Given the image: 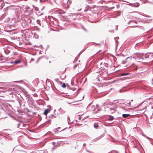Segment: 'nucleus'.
I'll use <instances>...</instances> for the list:
<instances>
[{
  "instance_id": "obj_1",
  "label": "nucleus",
  "mask_w": 153,
  "mask_h": 153,
  "mask_svg": "<svg viewBox=\"0 0 153 153\" xmlns=\"http://www.w3.org/2000/svg\"><path fill=\"white\" fill-rule=\"evenodd\" d=\"M104 86H97L96 88L93 87V89L94 90V92H96V93L100 94L104 91L103 90Z\"/></svg>"
},
{
  "instance_id": "obj_2",
  "label": "nucleus",
  "mask_w": 153,
  "mask_h": 153,
  "mask_svg": "<svg viewBox=\"0 0 153 153\" xmlns=\"http://www.w3.org/2000/svg\"><path fill=\"white\" fill-rule=\"evenodd\" d=\"M146 102L149 103L148 107L151 109H153V99L149 98L146 100Z\"/></svg>"
},
{
  "instance_id": "obj_3",
  "label": "nucleus",
  "mask_w": 153,
  "mask_h": 153,
  "mask_svg": "<svg viewBox=\"0 0 153 153\" xmlns=\"http://www.w3.org/2000/svg\"><path fill=\"white\" fill-rule=\"evenodd\" d=\"M137 58V59L140 61H143L144 59L142 57L143 56H145L143 54V53H137L136 54Z\"/></svg>"
},
{
  "instance_id": "obj_4",
  "label": "nucleus",
  "mask_w": 153,
  "mask_h": 153,
  "mask_svg": "<svg viewBox=\"0 0 153 153\" xmlns=\"http://www.w3.org/2000/svg\"><path fill=\"white\" fill-rule=\"evenodd\" d=\"M11 48L12 47L11 46H8L4 48V51L6 54L7 55L12 50Z\"/></svg>"
},
{
  "instance_id": "obj_5",
  "label": "nucleus",
  "mask_w": 153,
  "mask_h": 153,
  "mask_svg": "<svg viewBox=\"0 0 153 153\" xmlns=\"http://www.w3.org/2000/svg\"><path fill=\"white\" fill-rule=\"evenodd\" d=\"M132 58H133L135 59H136L134 57H127L126 59H124L122 62V64H125L127 62V61L128 59H130V60L132 59Z\"/></svg>"
},
{
  "instance_id": "obj_6",
  "label": "nucleus",
  "mask_w": 153,
  "mask_h": 153,
  "mask_svg": "<svg viewBox=\"0 0 153 153\" xmlns=\"http://www.w3.org/2000/svg\"><path fill=\"white\" fill-rule=\"evenodd\" d=\"M130 69L132 71L136 70L137 69V66L133 64L132 65L130 66Z\"/></svg>"
},
{
  "instance_id": "obj_7",
  "label": "nucleus",
  "mask_w": 153,
  "mask_h": 153,
  "mask_svg": "<svg viewBox=\"0 0 153 153\" xmlns=\"http://www.w3.org/2000/svg\"><path fill=\"white\" fill-rule=\"evenodd\" d=\"M10 30H13L16 29L17 28V27H16L15 25H10V26L8 27Z\"/></svg>"
},
{
  "instance_id": "obj_8",
  "label": "nucleus",
  "mask_w": 153,
  "mask_h": 153,
  "mask_svg": "<svg viewBox=\"0 0 153 153\" xmlns=\"http://www.w3.org/2000/svg\"><path fill=\"white\" fill-rule=\"evenodd\" d=\"M6 91L8 92V94H11L13 93L11 88H7L6 89Z\"/></svg>"
},
{
  "instance_id": "obj_9",
  "label": "nucleus",
  "mask_w": 153,
  "mask_h": 153,
  "mask_svg": "<svg viewBox=\"0 0 153 153\" xmlns=\"http://www.w3.org/2000/svg\"><path fill=\"white\" fill-rule=\"evenodd\" d=\"M130 74L128 72H126V73H121L119 74V76H124L127 75H128L129 74Z\"/></svg>"
},
{
  "instance_id": "obj_10",
  "label": "nucleus",
  "mask_w": 153,
  "mask_h": 153,
  "mask_svg": "<svg viewBox=\"0 0 153 153\" xmlns=\"http://www.w3.org/2000/svg\"><path fill=\"white\" fill-rule=\"evenodd\" d=\"M21 62V61L19 60H16L14 61L11 62H10V63L13 64L15 63V64H17L20 63Z\"/></svg>"
},
{
  "instance_id": "obj_11",
  "label": "nucleus",
  "mask_w": 153,
  "mask_h": 153,
  "mask_svg": "<svg viewBox=\"0 0 153 153\" xmlns=\"http://www.w3.org/2000/svg\"><path fill=\"white\" fill-rule=\"evenodd\" d=\"M50 111V110L49 109H45L43 113V114L46 115Z\"/></svg>"
},
{
  "instance_id": "obj_12",
  "label": "nucleus",
  "mask_w": 153,
  "mask_h": 153,
  "mask_svg": "<svg viewBox=\"0 0 153 153\" xmlns=\"http://www.w3.org/2000/svg\"><path fill=\"white\" fill-rule=\"evenodd\" d=\"M130 116L131 115L129 114H123L122 115V117L124 118H126Z\"/></svg>"
},
{
  "instance_id": "obj_13",
  "label": "nucleus",
  "mask_w": 153,
  "mask_h": 153,
  "mask_svg": "<svg viewBox=\"0 0 153 153\" xmlns=\"http://www.w3.org/2000/svg\"><path fill=\"white\" fill-rule=\"evenodd\" d=\"M108 119L109 120L112 121L114 119V117L112 116L109 115Z\"/></svg>"
},
{
  "instance_id": "obj_14",
  "label": "nucleus",
  "mask_w": 153,
  "mask_h": 153,
  "mask_svg": "<svg viewBox=\"0 0 153 153\" xmlns=\"http://www.w3.org/2000/svg\"><path fill=\"white\" fill-rule=\"evenodd\" d=\"M148 54H149V53H147L145 54V56H145V59H147L150 58V55H149Z\"/></svg>"
},
{
  "instance_id": "obj_15",
  "label": "nucleus",
  "mask_w": 153,
  "mask_h": 153,
  "mask_svg": "<svg viewBox=\"0 0 153 153\" xmlns=\"http://www.w3.org/2000/svg\"><path fill=\"white\" fill-rule=\"evenodd\" d=\"M80 26L81 27H82V28L85 32H87V30L85 28V27H84V26H83V25L82 24H80Z\"/></svg>"
},
{
  "instance_id": "obj_16",
  "label": "nucleus",
  "mask_w": 153,
  "mask_h": 153,
  "mask_svg": "<svg viewBox=\"0 0 153 153\" xmlns=\"http://www.w3.org/2000/svg\"><path fill=\"white\" fill-rule=\"evenodd\" d=\"M109 110L111 111H111V112L112 113H114L115 112V109L114 108H110Z\"/></svg>"
},
{
  "instance_id": "obj_17",
  "label": "nucleus",
  "mask_w": 153,
  "mask_h": 153,
  "mask_svg": "<svg viewBox=\"0 0 153 153\" xmlns=\"http://www.w3.org/2000/svg\"><path fill=\"white\" fill-rule=\"evenodd\" d=\"M94 128H96L97 129L99 127V126L97 124V123H95L94 125Z\"/></svg>"
},
{
  "instance_id": "obj_18",
  "label": "nucleus",
  "mask_w": 153,
  "mask_h": 153,
  "mask_svg": "<svg viewBox=\"0 0 153 153\" xmlns=\"http://www.w3.org/2000/svg\"><path fill=\"white\" fill-rule=\"evenodd\" d=\"M32 20L30 19H27L26 22L27 23L30 24L31 23Z\"/></svg>"
},
{
  "instance_id": "obj_19",
  "label": "nucleus",
  "mask_w": 153,
  "mask_h": 153,
  "mask_svg": "<svg viewBox=\"0 0 153 153\" xmlns=\"http://www.w3.org/2000/svg\"><path fill=\"white\" fill-rule=\"evenodd\" d=\"M48 117L49 118H52L53 117H54V118L56 117L53 114H51L48 116Z\"/></svg>"
},
{
  "instance_id": "obj_20",
  "label": "nucleus",
  "mask_w": 153,
  "mask_h": 153,
  "mask_svg": "<svg viewBox=\"0 0 153 153\" xmlns=\"http://www.w3.org/2000/svg\"><path fill=\"white\" fill-rule=\"evenodd\" d=\"M149 54H150L149 55H150V58H151L153 57V53L152 52H149Z\"/></svg>"
},
{
  "instance_id": "obj_21",
  "label": "nucleus",
  "mask_w": 153,
  "mask_h": 153,
  "mask_svg": "<svg viewBox=\"0 0 153 153\" xmlns=\"http://www.w3.org/2000/svg\"><path fill=\"white\" fill-rule=\"evenodd\" d=\"M131 102H129L128 103V105H127L126 104H125V105H126L128 107H131Z\"/></svg>"
},
{
  "instance_id": "obj_22",
  "label": "nucleus",
  "mask_w": 153,
  "mask_h": 153,
  "mask_svg": "<svg viewBox=\"0 0 153 153\" xmlns=\"http://www.w3.org/2000/svg\"><path fill=\"white\" fill-rule=\"evenodd\" d=\"M125 87H123L122 89L120 90H119V92L120 93H121L122 92H123V91H126L127 90H123V88H124Z\"/></svg>"
},
{
  "instance_id": "obj_23",
  "label": "nucleus",
  "mask_w": 153,
  "mask_h": 153,
  "mask_svg": "<svg viewBox=\"0 0 153 153\" xmlns=\"http://www.w3.org/2000/svg\"><path fill=\"white\" fill-rule=\"evenodd\" d=\"M91 45H94L96 46L97 45H100V44H99V43H94V42H93V43H92Z\"/></svg>"
},
{
  "instance_id": "obj_24",
  "label": "nucleus",
  "mask_w": 153,
  "mask_h": 153,
  "mask_svg": "<svg viewBox=\"0 0 153 153\" xmlns=\"http://www.w3.org/2000/svg\"><path fill=\"white\" fill-rule=\"evenodd\" d=\"M100 139V136L94 139V140L93 141H94V142H96L97 140H99Z\"/></svg>"
},
{
  "instance_id": "obj_25",
  "label": "nucleus",
  "mask_w": 153,
  "mask_h": 153,
  "mask_svg": "<svg viewBox=\"0 0 153 153\" xmlns=\"http://www.w3.org/2000/svg\"><path fill=\"white\" fill-rule=\"evenodd\" d=\"M62 86L63 88H65L66 87V84L64 83H63L62 85Z\"/></svg>"
},
{
  "instance_id": "obj_26",
  "label": "nucleus",
  "mask_w": 153,
  "mask_h": 153,
  "mask_svg": "<svg viewBox=\"0 0 153 153\" xmlns=\"http://www.w3.org/2000/svg\"><path fill=\"white\" fill-rule=\"evenodd\" d=\"M119 39V37H115L114 38V39L115 40V42H116V44L118 42V41H117L116 40V39Z\"/></svg>"
},
{
  "instance_id": "obj_27",
  "label": "nucleus",
  "mask_w": 153,
  "mask_h": 153,
  "mask_svg": "<svg viewBox=\"0 0 153 153\" xmlns=\"http://www.w3.org/2000/svg\"><path fill=\"white\" fill-rule=\"evenodd\" d=\"M78 65V64L77 63L76 64H75L73 67V69H74L76 68Z\"/></svg>"
},
{
  "instance_id": "obj_28",
  "label": "nucleus",
  "mask_w": 153,
  "mask_h": 153,
  "mask_svg": "<svg viewBox=\"0 0 153 153\" xmlns=\"http://www.w3.org/2000/svg\"><path fill=\"white\" fill-rule=\"evenodd\" d=\"M104 65L105 67L107 68L108 67V64L106 63H104Z\"/></svg>"
},
{
  "instance_id": "obj_29",
  "label": "nucleus",
  "mask_w": 153,
  "mask_h": 153,
  "mask_svg": "<svg viewBox=\"0 0 153 153\" xmlns=\"http://www.w3.org/2000/svg\"><path fill=\"white\" fill-rule=\"evenodd\" d=\"M36 22H37V23L38 24L40 25V20H39V19L37 20V21H36Z\"/></svg>"
},
{
  "instance_id": "obj_30",
  "label": "nucleus",
  "mask_w": 153,
  "mask_h": 153,
  "mask_svg": "<svg viewBox=\"0 0 153 153\" xmlns=\"http://www.w3.org/2000/svg\"><path fill=\"white\" fill-rule=\"evenodd\" d=\"M135 22L136 23H137V22L136 21H134V20L133 21H129V22H128V24H129L130 23V22Z\"/></svg>"
},
{
  "instance_id": "obj_31",
  "label": "nucleus",
  "mask_w": 153,
  "mask_h": 153,
  "mask_svg": "<svg viewBox=\"0 0 153 153\" xmlns=\"http://www.w3.org/2000/svg\"><path fill=\"white\" fill-rule=\"evenodd\" d=\"M144 136L146 137V138H147L148 139H149L150 140L151 139H152L151 138L148 137H147V136H146V135H145Z\"/></svg>"
},
{
  "instance_id": "obj_32",
  "label": "nucleus",
  "mask_w": 153,
  "mask_h": 153,
  "mask_svg": "<svg viewBox=\"0 0 153 153\" xmlns=\"http://www.w3.org/2000/svg\"><path fill=\"white\" fill-rule=\"evenodd\" d=\"M77 59L76 58L75 59H74V61L73 62V63H74L75 62L77 61Z\"/></svg>"
},
{
  "instance_id": "obj_33",
  "label": "nucleus",
  "mask_w": 153,
  "mask_h": 153,
  "mask_svg": "<svg viewBox=\"0 0 153 153\" xmlns=\"http://www.w3.org/2000/svg\"><path fill=\"white\" fill-rule=\"evenodd\" d=\"M80 14L79 13H75L74 14V15H76V16H79Z\"/></svg>"
},
{
  "instance_id": "obj_34",
  "label": "nucleus",
  "mask_w": 153,
  "mask_h": 153,
  "mask_svg": "<svg viewBox=\"0 0 153 153\" xmlns=\"http://www.w3.org/2000/svg\"><path fill=\"white\" fill-rule=\"evenodd\" d=\"M54 131L56 133H58L59 132L57 130V129H54Z\"/></svg>"
},
{
  "instance_id": "obj_35",
  "label": "nucleus",
  "mask_w": 153,
  "mask_h": 153,
  "mask_svg": "<svg viewBox=\"0 0 153 153\" xmlns=\"http://www.w3.org/2000/svg\"><path fill=\"white\" fill-rule=\"evenodd\" d=\"M121 109H122L123 110H126V111H127V110H126L125 109V108H124V107H121Z\"/></svg>"
},
{
  "instance_id": "obj_36",
  "label": "nucleus",
  "mask_w": 153,
  "mask_h": 153,
  "mask_svg": "<svg viewBox=\"0 0 153 153\" xmlns=\"http://www.w3.org/2000/svg\"><path fill=\"white\" fill-rule=\"evenodd\" d=\"M25 111H27V112H30V111L29 110H28V109L27 108H26L25 110Z\"/></svg>"
},
{
  "instance_id": "obj_37",
  "label": "nucleus",
  "mask_w": 153,
  "mask_h": 153,
  "mask_svg": "<svg viewBox=\"0 0 153 153\" xmlns=\"http://www.w3.org/2000/svg\"><path fill=\"white\" fill-rule=\"evenodd\" d=\"M117 58L116 57H114V60L115 62H116V60H117Z\"/></svg>"
},
{
  "instance_id": "obj_38",
  "label": "nucleus",
  "mask_w": 153,
  "mask_h": 153,
  "mask_svg": "<svg viewBox=\"0 0 153 153\" xmlns=\"http://www.w3.org/2000/svg\"><path fill=\"white\" fill-rule=\"evenodd\" d=\"M83 78H82L80 80V81H79V82L80 83H81L82 81V79H83Z\"/></svg>"
},
{
  "instance_id": "obj_39",
  "label": "nucleus",
  "mask_w": 153,
  "mask_h": 153,
  "mask_svg": "<svg viewBox=\"0 0 153 153\" xmlns=\"http://www.w3.org/2000/svg\"><path fill=\"white\" fill-rule=\"evenodd\" d=\"M51 120L49 119L47 121V122L48 123H50Z\"/></svg>"
},
{
  "instance_id": "obj_40",
  "label": "nucleus",
  "mask_w": 153,
  "mask_h": 153,
  "mask_svg": "<svg viewBox=\"0 0 153 153\" xmlns=\"http://www.w3.org/2000/svg\"><path fill=\"white\" fill-rule=\"evenodd\" d=\"M87 80V78H85V80L84 81L83 84H83L86 82Z\"/></svg>"
},
{
  "instance_id": "obj_41",
  "label": "nucleus",
  "mask_w": 153,
  "mask_h": 153,
  "mask_svg": "<svg viewBox=\"0 0 153 153\" xmlns=\"http://www.w3.org/2000/svg\"><path fill=\"white\" fill-rule=\"evenodd\" d=\"M59 79H58V78H56L55 79V81H56V82H57L58 81H59Z\"/></svg>"
},
{
  "instance_id": "obj_42",
  "label": "nucleus",
  "mask_w": 153,
  "mask_h": 153,
  "mask_svg": "<svg viewBox=\"0 0 153 153\" xmlns=\"http://www.w3.org/2000/svg\"><path fill=\"white\" fill-rule=\"evenodd\" d=\"M21 153H26V152L25 151H22Z\"/></svg>"
},
{
  "instance_id": "obj_43",
  "label": "nucleus",
  "mask_w": 153,
  "mask_h": 153,
  "mask_svg": "<svg viewBox=\"0 0 153 153\" xmlns=\"http://www.w3.org/2000/svg\"><path fill=\"white\" fill-rule=\"evenodd\" d=\"M53 145H55L56 144V143L54 142H53L52 143Z\"/></svg>"
},
{
  "instance_id": "obj_44",
  "label": "nucleus",
  "mask_w": 153,
  "mask_h": 153,
  "mask_svg": "<svg viewBox=\"0 0 153 153\" xmlns=\"http://www.w3.org/2000/svg\"><path fill=\"white\" fill-rule=\"evenodd\" d=\"M35 9L36 10V11H38V8H37V7H36V8H35Z\"/></svg>"
},
{
  "instance_id": "obj_45",
  "label": "nucleus",
  "mask_w": 153,
  "mask_h": 153,
  "mask_svg": "<svg viewBox=\"0 0 153 153\" xmlns=\"http://www.w3.org/2000/svg\"><path fill=\"white\" fill-rule=\"evenodd\" d=\"M56 146H54L53 148V149H56Z\"/></svg>"
},
{
  "instance_id": "obj_46",
  "label": "nucleus",
  "mask_w": 153,
  "mask_h": 153,
  "mask_svg": "<svg viewBox=\"0 0 153 153\" xmlns=\"http://www.w3.org/2000/svg\"><path fill=\"white\" fill-rule=\"evenodd\" d=\"M20 125V123H19V124H17L18 128L19 127V126Z\"/></svg>"
},
{
  "instance_id": "obj_47",
  "label": "nucleus",
  "mask_w": 153,
  "mask_h": 153,
  "mask_svg": "<svg viewBox=\"0 0 153 153\" xmlns=\"http://www.w3.org/2000/svg\"><path fill=\"white\" fill-rule=\"evenodd\" d=\"M125 103H126V104L127 105H128V103H127V102H126ZM123 103V104H125V103Z\"/></svg>"
},
{
  "instance_id": "obj_48",
  "label": "nucleus",
  "mask_w": 153,
  "mask_h": 153,
  "mask_svg": "<svg viewBox=\"0 0 153 153\" xmlns=\"http://www.w3.org/2000/svg\"><path fill=\"white\" fill-rule=\"evenodd\" d=\"M71 85H74V83H73V82H72V81H71Z\"/></svg>"
},
{
  "instance_id": "obj_49",
  "label": "nucleus",
  "mask_w": 153,
  "mask_h": 153,
  "mask_svg": "<svg viewBox=\"0 0 153 153\" xmlns=\"http://www.w3.org/2000/svg\"><path fill=\"white\" fill-rule=\"evenodd\" d=\"M2 33V32L1 31V29L0 28V34Z\"/></svg>"
},
{
  "instance_id": "obj_50",
  "label": "nucleus",
  "mask_w": 153,
  "mask_h": 153,
  "mask_svg": "<svg viewBox=\"0 0 153 153\" xmlns=\"http://www.w3.org/2000/svg\"><path fill=\"white\" fill-rule=\"evenodd\" d=\"M146 16L147 17H151L150 16H148V15H146Z\"/></svg>"
},
{
  "instance_id": "obj_51",
  "label": "nucleus",
  "mask_w": 153,
  "mask_h": 153,
  "mask_svg": "<svg viewBox=\"0 0 153 153\" xmlns=\"http://www.w3.org/2000/svg\"><path fill=\"white\" fill-rule=\"evenodd\" d=\"M87 152H88L90 153V152L89 151L87 150Z\"/></svg>"
},
{
  "instance_id": "obj_52",
  "label": "nucleus",
  "mask_w": 153,
  "mask_h": 153,
  "mask_svg": "<svg viewBox=\"0 0 153 153\" xmlns=\"http://www.w3.org/2000/svg\"><path fill=\"white\" fill-rule=\"evenodd\" d=\"M85 146V143H84L83 144V146Z\"/></svg>"
},
{
  "instance_id": "obj_53",
  "label": "nucleus",
  "mask_w": 153,
  "mask_h": 153,
  "mask_svg": "<svg viewBox=\"0 0 153 153\" xmlns=\"http://www.w3.org/2000/svg\"><path fill=\"white\" fill-rule=\"evenodd\" d=\"M31 60H32V61H34V59H31Z\"/></svg>"
},
{
  "instance_id": "obj_54",
  "label": "nucleus",
  "mask_w": 153,
  "mask_h": 153,
  "mask_svg": "<svg viewBox=\"0 0 153 153\" xmlns=\"http://www.w3.org/2000/svg\"><path fill=\"white\" fill-rule=\"evenodd\" d=\"M152 85H153V79H152Z\"/></svg>"
},
{
  "instance_id": "obj_55",
  "label": "nucleus",
  "mask_w": 153,
  "mask_h": 153,
  "mask_svg": "<svg viewBox=\"0 0 153 153\" xmlns=\"http://www.w3.org/2000/svg\"><path fill=\"white\" fill-rule=\"evenodd\" d=\"M76 89L75 88H74V89H73V91H75V90H76Z\"/></svg>"
},
{
  "instance_id": "obj_56",
  "label": "nucleus",
  "mask_w": 153,
  "mask_h": 153,
  "mask_svg": "<svg viewBox=\"0 0 153 153\" xmlns=\"http://www.w3.org/2000/svg\"><path fill=\"white\" fill-rule=\"evenodd\" d=\"M122 56L123 57H124V56H125V55H123V54H122Z\"/></svg>"
},
{
  "instance_id": "obj_57",
  "label": "nucleus",
  "mask_w": 153,
  "mask_h": 153,
  "mask_svg": "<svg viewBox=\"0 0 153 153\" xmlns=\"http://www.w3.org/2000/svg\"><path fill=\"white\" fill-rule=\"evenodd\" d=\"M116 56H119V55L118 54H116Z\"/></svg>"
},
{
  "instance_id": "obj_58",
  "label": "nucleus",
  "mask_w": 153,
  "mask_h": 153,
  "mask_svg": "<svg viewBox=\"0 0 153 153\" xmlns=\"http://www.w3.org/2000/svg\"><path fill=\"white\" fill-rule=\"evenodd\" d=\"M59 142H58L57 143V144H59Z\"/></svg>"
},
{
  "instance_id": "obj_59",
  "label": "nucleus",
  "mask_w": 153,
  "mask_h": 153,
  "mask_svg": "<svg viewBox=\"0 0 153 153\" xmlns=\"http://www.w3.org/2000/svg\"><path fill=\"white\" fill-rule=\"evenodd\" d=\"M151 37H152V39H153V36Z\"/></svg>"
},
{
  "instance_id": "obj_60",
  "label": "nucleus",
  "mask_w": 153,
  "mask_h": 153,
  "mask_svg": "<svg viewBox=\"0 0 153 153\" xmlns=\"http://www.w3.org/2000/svg\"><path fill=\"white\" fill-rule=\"evenodd\" d=\"M76 82H78V80H76Z\"/></svg>"
},
{
  "instance_id": "obj_61",
  "label": "nucleus",
  "mask_w": 153,
  "mask_h": 153,
  "mask_svg": "<svg viewBox=\"0 0 153 153\" xmlns=\"http://www.w3.org/2000/svg\"><path fill=\"white\" fill-rule=\"evenodd\" d=\"M37 30H38V31H39L40 30H39V29H37Z\"/></svg>"
},
{
  "instance_id": "obj_62",
  "label": "nucleus",
  "mask_w": 153,
  "mask_h": 153,
  "mask_svg": "<svg viewBox=\"0 0 153 153\" xmlns=\"http://www.w3.org/2000/svg\"><path fill=\"white\" fill-rule=\"evenodd\" d=\"M87 11V10H85V12Z\"/></svg>"
},
{
  "instance_id": "obj_63",
  "label": "nucleus",
  "mask_w": 153,
  "mask_h": 153,
  "mask_svg": "<svg viewBox=\"0 0 153 153\" xmlns=\"http://www.w3.org/2000/svg\"><path fill=\"white\" fill-rule=\"evenodd\" d=\"M115 30H117V28H116V29H115Z\"/></svg>"
},
{
  "instance_id": "obj_64",
  "label": "nucleus",
  "mask_w": 153,
  "mask_h": 153,
  "mask_svg": "<svg viewBox=\"0 0 153 153\" xmlns=\"http://www.w3.org/2000/svg\"><path fill=\"white\" fill-rule=\"evenodd\" d=\"M116 153H118V152L117 151H116Z\"/></svg>"
}]
</instances>
